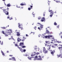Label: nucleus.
Listing matches in <instances>:
<instances>
[{
    "mask_svg": "<svg viewBox=\"0 0 62 62\" xmlns=\"http://www.w3.org/2000/svg\"><path fill=\"white\" fill-rule=\"evenodd\" d=\"M18 49H20V51H21L22 53L23 52V49H22V48L20 47H19L18 46Z\"/></svg>",
    "mask_w": 62,
    "mask_h": 62,
    "instance_id": "nucleus-11",
    "label": "nucleus"
},
{
    "mask_svg": "<svg viewBox=\"0 0 62 62\" xmlns=\"http://www.w3.org/2000/svg\"><path fill=\"white\" fill-rule=\"evenodd\" d=\"M1 53H2V54L3 55V56H5V54H4V52H3L1 51Z\"/></svg>",
    "mask_w": 62,
    "mask_h": 62,
    "instance_id": "nucleus-20",
    "label": "nucleus"
},
{
    "mask_svg": "<svg viewBox=\"0 0 62 62\" xmlns=\"http://www.w3.org/2000/svg\"><path fill=\"white\" fill-rule=\"evenodd\" d=\"M46 43H47V44H49L50 43V42L49 41H46Z\"/></svg>",
    "mask_w": 62,
    "mask_h": 62,
    "instance_id": "nucleus-25",
    "label": "nucleus"
},
{
    "mask_svg": "<svg viewBox=\"0 0 62 62\" xmlns=\"http://www.w3.org/2000/svg\"><path fill=\"white\" fill-rule=\"evenodd\" d=\"M9 56H12V55H9Z\"/></svg>",
    "mask_w": 62,
    "mask_h": 62,
    "instance_id": "nucleus-64",
    "label": "nucleus"
},
{
    "mask_svg": "<svg viewBox=\"0 0 62 62\" xmlns=\"http://www.w3.org/2000/svg\"><path fill=\"white\" fill-rule=\"evenodd\" d=\"M57 28H59V25H58V26H57Z\"/></svg>",
    "mask_w": 62,
    "mask_h": 62,
    "instance_id": "nucleus-43",
    "label": "nucleus"
},
{
    "mask_svg": "<svg viewBox=\"0 0 62 62\" xmlns=\"http://www.w3.org/2000/svg\"><path fill=\"white\" fill-rule=\"evenodd\" d=\"M2 33L3 34H5V32H4V31H2Z\"/></svg>",
    "mask_w": 62,
    "mask_h": 62,
    "instance_id": "nucleus-36",
    "label": "nucleus"
},
{
    "mask_svg": "<svg viewBox=\"0 0 62 62\" xmlns=\"http://www.w3.org/2000/svg\"><path fill=\"white\" fill-rule=\"evenodd\" d=\"M20 5L21 6H24V5H26V4H25L21 3L20 4Z\"/></svg>",
    "mask_w": 62,
    "mask_h": 62,
    "instance_id": "nucleus-26",
    "label": "nucleus"
},
{
    "mask_svg": "<svg viewBox=\"0 0 62 62\" xmlns=\"http://www.w3.org/2000/svg\"><path fill=\"white\" fill-rule=\"evenodd\" d=\"M33 13H34V12H33L32 15H35V14H33Z\"/></svg>",
    "mask_w": 62,
    "mask_h": 62,
    "instance_id": "nucleus-55",
    "label": "nucleus"
},
{
    "mask_svg": "<svg viewBox=\"0 0 62 62\" xmlns=\"http://www.w3.org/2000/svg\"><path fill=\"white\" fill-rule=\"evenodd\" d=\"M20 33L19 32H17V36H20Z\"/></svg>",
    "mask_w": 62,
    "mask_h": 62,
    "instance_id": "nucleus-17",
    "label": "nucleus"
},
{
    "mask_svg": "<svg viewBox=\"0 0 62 62\" xmlns=\"http://www.w3.org/2000/svg\"><path fill=\"white\" fill-rule=\"evenodd\" d=\"M9 40H10V39H11V38H9Z\"/></svg>",
    "mask_w": 62,
    "mask_h": 62,
    "instance_id": "nucleus-63",
    "label": "nucleus"
},
{
    "mask_svg": "<svg viewBox=\"0 0 62 62\" xmlns=\"http://www.w3.org/2000/svg\"><path fill=\"white\" fill-rule=\"evenodd\" d=\"M19 26L18 27L19 28H21V30H23V25L22 24H21L20 23H18Z\"/></svg>",
    "mask_w": 62,
    "mask_h": 62,
    "instance_id": "nucleus-6",
    "label": "nucleus"
},
{
    "mask_svg": "<svg viewBox=\"0 0 62 62\" xmlns=\"http://www.w3.org/2000/svg\"><path fill=\"white\" fill-rule=\"evenodd\" d=\"M21 8H23V7H21Z\"/></svg>",
    "mask_w": 62,
    "mask_h": 62,
    "instance_id": "nucleus-58",
    "label": "nucleus"
},
{
    "mask_svg": "<svg viewBox=\"0 0 62 62\" xmlns=\"http://www.w3.org/2000/svg\"><path fill=\"white\" fill-rule=\"evenodd\" d=\"M56 40V41H55L54 42H57L58 43H60V42H59V41H57V40Z\"/></svg>",
    "mask_w": 62,
    "mask_h": 62,
    "instance_id": "nucleus-24",
    "label": "nucleus"
},
{
    "mask_svg": "<svg viewBox=\"0 0 62 62\" xmlns=\"http://www.w3.org/2000/svg\"><path fill=\"white\" fill-rule=\"evenodd\" d=\"M2 8H3V7H0V8H1V9H2Z\"/></svg>",
    "mask_w": 62,
    "mask_h": 62,
    "instance_id": "nucleus-61",
    "label": "nucleus"
},
{
    "mask_svg": "<svg viewBox=\"0 0 62 62\" xmlns=\"http://www.w3.org/2000/svg\"><path fill=\"white\" fill-rule=\"evenodd\" d=\"M16 7H17V8H20V6H19L18 7V6H16Z\"/></svg>",
    "mask_w": 62,
    "mask_h": 62,
    "instance_id": "nucleus-41",
    "label": "nucleus"
},
{
    "mask_svg": "<svg viewBox=\"0 0 62 62\" xmlns=\"http://www.w3.org/2000/svg\"><path fill=\"white\" fill-rule=\"evenodd\" d=\"M55 40V39H54L53 40L54 41H56V40Z\"/></svg>",
    "mask_w": 62,
    "mask_h": 62,
    "instance_id": "nucleus-49",
    "label": "nucleus"
},
{
    "mask_svg": "<svg viewBox=\"0 0 62 62\" xmlns=\"http://www.w3.org/2000/svg\"><path fill=\"white\" fill-rule=\"evenodd\" d=\"M34 49L35 50H36V49H37V48H34Z\"/></svg>",
    "mask_w": 62,
    "mask_h": 62,
    "instance_id": "nucleus-62",
    "label": "nucleus"
},
{
    "mask_svg": "<svg viewBox=\"0 0 62 62\" xmlns=\"http://www.w3.org/2000/svg\"><path fill=\"white\" fill-rule=\"evenodd\" d=\"M7 18L8 19H9V17H7Z\"/></svg>",
    "mask_w": 62,
    "mask_h": 62,
    "instance_id": "nucleus-57",
    "label": "nucleus"
},
{
    "mask_svg": "<svg viewBox=\"0 0 62 62\" xmlns=\"http://www.w3.org/2000/svg\"><path fill=\"white\" fill-rule=\"evenodd\" d=\"M9 60H12V58H10V59H9Z\"/></svg>",
    "mask_w": 62,
    "mask_h": 62,
    "instance_id": "nucleus-51",
    "label": "nucleus"
},
{
    "mask_svg": "<svg viewBox=\"0 0 62 62\" xmlns=\"http://www.w3.org/2000/svg\"><path fill=\"white\" fill-rule=\"evenodd\" d=\"M52 37H53L51 38V39H54V38L53 36L52 35H48L45 36V38L46 39V38H48V39H51V38H52Z\"/></svg>",
    "mask_w": 62,
    "mask_h": 62,
    "instance_id": "nucleus-2",
    "label": "nucleus"
},
{
    "mask_svg": "<svg viewBox=\"0 0 62 62\" xmlns=\"http://www.w3.org/2000/svg\"><path fill=\"white\" fill-rule=\"evenodd\" d=\"M52 48H55V47H54V46H52Z\"/></svg>",
    "mask_w": 62,
    "mask_h": 62,
    "instance_id": "nucleus-46",
    "label": "nucleus"
},
{
    "mask_svg": "<svg viewBox=\"0 0 62 62\" xmlns=\"http://www.w3.org/2000/svg\"><path fill=\"white\" fill-rule=\"evenodd\" d=\"M36 28H37V27H34V29H35V30H36Z\"/></svg>",
    "mask_w": 62,
    "mask_h": 62,
    "instance_id": "nucleus-42",
    "label": "nucleus"
},
{
    "mask_svg": "<svg viewBox=\"0 0 62 62\" xmlns=\"http://www.w3.org/2000/svg\"><path fill=\"white\" fill-rule=\"evenodd\" d=\"M17 41H18V42H20V41H21V40L20 39V38H18L17 39Z\"/></svg>",
    "mask_w": 62,
    "mask_h": 62,
    "instance_id": "nucleus-23",
    "label": "nucleus"
},
{
    "mask_svg": "<svg viewBox=\"0 0 62 62\" xmlns=\"http://www.w3.org/2000/svg\"><path fill=\"white\" fill-rule=\"evenodd\" d=\"M54 24L55 25H57V24L56 23V22H55L54 23Z\"/></svg>",
    "mask_w": 62,
    "mask_h": 62,
    "instance_id": "nucleus-32",
    "label": "nucleus"
},
{
    "mask_svg": "<svg viewBox=\"0 0 62 62\" xmlns=\"http://www.w3.org/2000/svg\"><path fill=\"white\" fill-rule=\"evenodd\" d=\"M7 6L8 7H10L11 5H10V4L9 3L7 4Z\"/></svg>",
    "mask_w": 62,
    "mask_h": 62,
    "instance_id": "nucleus-22",
    "label": "nucleus"
},
{
    "mask_svg": "<svg viewBox=\"0 0 62 62\" xmlns=\"http://www.w3.org/2000/svg\"><path fill=\"white\" fill-rule=\"evenodd\" d=\"M61 47H58L60 51V52H61V53L60 55L58 56V57H60L61 58H62V45H61Z\"/></svg>",
    "mask_w": 62,
    "mask_h": 62,
    "instance_id": "nucleus-1",
    "label": "nucleus"
},
{
    "mask_svg": "<svg viewBox=\"0 0 62 62\" xmlns=\"http://www.w3.org/2000/svg\"><path fill=\"white\" fill-rule=\"evenodd\" d=\"M23 39H22V41H24L25 39H26V38H24V37H23Z\"/></svg>",
    "mask_w": 62,
    "mask_h": 62,
    "instance_id": "nucleus-19",
    "label": "nucleus"
},
{
    "mask_svg": "<svg viewBox=\"0 0 62 62\" xmlns=\"http://www.w3.org/2000/svg\"><path fill=\"white\" fill-rule=\"evenodd\" d=\"M15 42H14V43L15 44V46H18V45H17V44H15Z\"/></svg>",
    "mask_w": 62,
    "mask_h": 62,
    "instance_id": "nucleus-27",
    "label": "nucleus"
},
{
    "mask_svg": "<svg viewBox=\"0 0 62 62\" xmlns=\"http://www.w3.org/2000/svg\"><path fill=\"white\" fill-rule=\"evenodd\" d=\"M3 11L4 12V13H5L6 15H8V12H7V11H6V9H3Z\"/></svg>",
    "mask_w": 62,
    "mask_h": 62,
    "instance_id": "nucleus-9",
    "label": "nucleus"
},
{
    "mask_svg": "<svg viewBox=\"0 0 62 62\" xmlns=\"http://www.w3.org/2000/svg\"><path fill=\"white\" fill-rule=\"evenodd\" d=\"M25 47H26V46H22V48H25Z\"/></svg>",
    "mask_w": 62,
    "mask_h": 62,
    "instance_id": "nucleus-33",
    "label": "nucleus"
},
{
    "mask_svg": "<svg viewBox=\"0 0 62 62\" xmlns=\"http://www.w3.org/2000/svg\"><path fill=\"white\" fill-rule=\"evenodd\" d=\"M29 56L28 54H26L25 55V56Z\"/></svg>",
    "mask_w": 62,
    "mask_h": 62,
    "instance_id": "nucleus-44",
    "label": "nucleus"
},
{
    "mask_svg": "<svg viewBox=\"0 0 62 62\" xmlns=\"http://www.w3.org/2000/svg\"><path fill=\"white\" fill-rule=\"evenodd\" d=\"M54 46H57V44H55L54 45Z\"/></svg>",
    "mask_w": 62,
    "mask_h": 62,
    "instance_id": "nucleus-40",
    "label": "nucleus"
},
{
    "mask_svg": "<svg viewBox=\"0 0 62 62\" xmlns=\"http://www.w3.org/2000/svg\"><path fill=\"white\" fill-rule=\"evenodd\" d=\"M41 21V22H44V21H45V18L43 17Z\"/></svg>",
    "mask_w": 62,
    "mask_h": 62,
    "instance_id": "nucleus-13",
    "label": "nucleus"
},
{
    "mask_svg": "<svg viewBox=\"0 0 62 62\" xmlns=\"http://www.w3.org/2000/svg\"><path fill=\"white\" fill-rule=\"evenodd\" d=\"M8 32H7L6 33L7 34H8V33H9V34L8 35H10V33H12V30L10 29L9 30H8Z\"/></svg>",
    "mask_w": 62,
    "mask_h": 62,
    "instance_id": "nucleus-8",
    "label": "nucleus"
},
{
    "mask_svg": "<svg viewBox=\"0 0 62 62\" xmlns=\"http://www.w3.org/2000/svg\"><path fill=\"white\" fill-rule=\"evenodd\" d=\"M56 3H58V2H59V1H56Z\"/></svg>",
    "mask_w": 62,
    "mask_h": 62,
    "instance_id": "nucleus-48",
    "label": "nucleus"
},
{
    "mask_svg": "<svg viewBox=\"0 0 62 62\" xmlns=\"http://www.w3.org/2000/svg\"><path fill=\"white\" fill-rule=\"evenodd\" d=\"M31 54H31V56H34V55H35V54H39V52L36 53L35 52L33 53H31Z\"/></svg>",
    "mask_w": 62,
    "mask_h": 62,
    "instance_id": "nucleus-3",
    "label": "nucleus"
},
{
    "mask_svg": "<svg viewBox=\"0 0 62 62\" xmlns=\"http://www.w3.org/2000/svg\"><path fill=\"white\" fill-rule=\"evenodd\" d=\"M51 54H52V55H54V54H54V52H53L52 51L51 52Z\"/></svg>",
    "mask_w": 62,
    "mask_h": 62,
    "instance_id": "nucleus-31",
    "label": "nucleus"
},
{
    "mask_svg": "<svg viewBox=\"0 0 62 62\" xmlns=\"http://www.w3.org/2000/svg\"><path fill=\"white\" fill-rule=\"evenodd\" d=\"M5 37H7V36H8V35L7 34H6H6H5Z\"/></svg>",
    "mask_w": 62,
    "mask_h": 62,
    "instance_id": "nucleus-37",
    "label": "nucleus"
},
{
    "mask_svg": "<svg viewBox=\"0 0 62 62\" xmlns=\"http://www.w3.org/2000/svg\"><path fill=\"white\" fill-rule=\"evenodd\" d=\"M4 4L5 5V6H7V4H6V3H5V2H4Z\"/></svg>",
    "mask_w": 62,
    "mask_h": 62,
    "instance_id": "nucleus-52",
    "label": "nucleus"
},
{
    "mask_svg": "<svg viewBox=\"0 0 62 62\" xmlns=\"http://www.w3.org/2000/svg\"><path fill=\"white\" fill-rule=\"evenodd\" d=\"M41 19V17L39 16L38 17V20H40Z\"/></svg>",
    "mask_w": 62,
    "mask_h": 62,
    "instance_id": "nucleus-28",
    "label": "nucleus"
},
{
    "mask_svg": "<svg viewBox=\"0 0 62 62\" xmlns=\"http://www.w3.org/2000/svg\"><path fill=\"white\" fill-rule=\"evenodd\" d=\"M39 58H38V56H35V57H33V60L35 61L37 60H38Z\"/></svg>",
    "mask_w": 62,
    "mask_h": 62,
    "instance_id": "nucleus-5",
    "label": "nucleus"
},
{
    "mask_svg": "<svg viewBox=\"0 0 62 62\" xmlns=\"http://www.w3.org/2000/svg\"><path fill=\"white\" fill-rule=\"evenodd\" d=\"M26 37H27V36H28V37L29 36L27 34H26Z\"/></svg>",
    "mask_w": 62,
    "mask_h": 62,
    "instance_id": "nucleus-54",
    "label": "nucleus"
},
{
    "mask_svg": "<svg viewBox=\"0 0 62 62\" xmlns=\"http://www.w3.org/2000/svg\"><path fill=\"white\" fill-rule=\"evenodd\" d=\"M28 10H31V8H28Z\"/></svg>",
    "mask_w": 62,
    "mask_h": 62,
    "instance_id": "nucleus-35",
    "label": "nucleus"
},
{
    "mask_svg": "<svg viewBox=\"0 0 62 62\" xmlns=\"http://www.w3.org/2000/svg\"><path fill=\"white\" fill-rule=\"evenodd\" d=\"M38 60H42V59L41 57V56L40 55H39L38 56Z\"/></svg>",
    "mask_w": 62,
    "mask_h": 62,
    "instance_id": "nucleus-10",
    "label": "nucleus"
},
{
    "mask_svg": "<svg viewBox=\"0 0 62 62\" xmlns=\"http://www.w3.org/2000/svg\"><path fill=\"white\" fill-rule=\"evenodd\" d=\"M31 33H33V34H34V32H31Z\"/></svg>",
    "mask_w": 62,
    "mask_h": 62,
    "instance_id": "nucleus-56",
    "label": "nucleus"
},
{
    "mask_svg": "<svg viewBox=\"0 0 62 62\" xmlns=\"http://www.w3.org/2000/svg\"><path fill=\"white\" fill-rule=\"evenodd\" d=\"M10 18L11 19H9V20H12L13 19H12V17H11Z\"/></svg>",
    "mask_w": 62,
    "mask_h": 62,
    "instance_id": "nucleus-45",
    "label": "nucleus"
},
{
    "mask_svg": "<svg viewBox=\"0 0 62 62\" xmlns=\"http://www.w3.org/2000/svg\"><path fill=\"white\" fill-rule=\"evenodd\" d=\"M41 36V35L39 34V35L38 36L39 37H40V36Z\"/></svg>",
    "mask_w": 62,
    "mask_h": 62,
    "instance_id": "nucleus-47",
    "label": "nucleus"
},
{
    "mask_svg": "<svg viewBox=\"0 0 62 62\" xmlns=\"http://www.w3.org/2000/svg\"><path fill=\"white\" fill-rule=\"evenodd\" d=\"M46 33L47 34H48V33H50V32L49 31H48L47 30H46Z\"/></svg>",
    "mask_w": 62,
    "mask_h": 62,
    "instance_id": "nucleus-21",
    "label": "nucleus"
},
{
    "mask_svg": "<svg viewBox=\"0 0 62 62\" xmlns=\"http://www.w3.org/2000/svg\"><path fill=\"white\" fill-rule=\"evenodd\" d=\"M45 14H43V16H45Z\"/></svg>",
    "mask_w": 62,
    "mask_h": 62,
    "instance_id": "nucleus-50",
    "label": "nucleus"
},
{
    "mask_svg": "<svg viewBox=\"0 0 62 62\" xmlns=\"http://www.w3.org/2000/svg\"><path fill=\"white\" fill-rule=\"evenodd\" d=\"M32 58L33 59V57H28V59L30 60H32Z\"/></svg>",
    "mask_w": 62,
    "mask_h": 62,
    "instance_id": "nucleus-14",
    "label": "nucleus"
},
{
    "mask_svg": "<svg viewBox=\"0 0 62 62\" xmlns=\"http://www.w3.org/2000/svg\"><path fill=\"white\" fill-rule=\"evenodd\" d=\"M8 52H9V51H7V52L8 53Z\"/></svg>",
    "mask_w": 62,
    "mask_h": 62,
    "instance_id": "nucleus-60",
    "label": "nucleus"
},
{
    "mask_svg": "<svg viewBox=\"0 0 62 62\" xmlns=\"http://www.w3.org/2000/svg\"><path fill=\"white\" fill-rule=\"evenodd\" d=\"M49 12H50V17H52V16L54 14V12L52 11V10H50L49 11Z\"/></svg>",
    "mask_w": 62,
    "mask_h": 62,
    "instance_id": "nucleus-4",
    "label": "nucleus"
},
{
    "mask_svg": "<svg viewBox=\"0 0 62 62\" xmlns=\"http://www.w3.org/2000/svg\"><path fill=\"white\" fill-rule=\"evenodd\" d=\"M12 60H14V61H16V59H15V58L14 57H13L12 58Z\"/></svg>",
    "mask_w": 62,
    "mask_h": 62,
    "instance_id": "nucleus-16",
    "label": "nucleus"
},
{
    "mask_svg": "<svg viewBox=\"0 0 62 62\" xmlns=\"http://www.w3.org/2000/svg\"><path fill=\"white\" fill-rule=\"evenodd\" d=\"M38 29H39V30H40V28H39V27H38Z\"/></svg>",
    "mask_w": 62,
    "mask_h": 62,
    "instance_id": "nucleus-53",
    "label": "nucleus"
},
{
    "mask_svg": "<svg viewBox=\"0 0 62 62\" xmlns=\"http://www.w3.org/2000/svg\"><path fill=\"white\" fill-rule=\"evenodd\" d=\"M0 43H1V45H3V41L1 42V41H0Z\"/></svg>",
    "mask_w": 62,
    "mask_h": 62,
    "instance_id": "nucleus-29",
    "label": "nucleus"
},
{
    "mask_svg": "<svg viewBox=\"0 0 62 62\" xmlns=\"http://www.w3.org/2000/svg\"><path fill=\"white\" fill-rule=\"evenodd\" d=\"M37 24H39L40 25V28H43V25H42L41 24H40V23H37Z\"/></svg>",
    "mask_w": 62,
    "mask_h": 62,
    "instance_id": "nucleus-12",
    "label": "nucleus"
},
{
    "mask_svg": "<svg viewBox=\"0 0 62 62\" xmlns=\"http://www.w3.org/2000/svg\"><path fill=\"white\" fill-rule=\"evenodd\" d=\"M43 52L45 54H47V53H48V51L46 50V49L44 47H43Z\"/></svg>",
    "mask_w": 62,
    "mask_h": 62,
    "instance_id": "nucleus-7",
    "label": "nucleus"
},
{
    "mask_svg": "<svg viewBox=\"0 0 62 62\" xmlns=\"http://www.w3.org/2000/svg\"><path fill=\"white\" fill-rule=\"evenodd\" d=\"M1 28H2V29H6V28L5 27H1Z\"/></svg>",
    "mask_w": 62,
    "mask_h": 62,
    "instance_id": "nucleus-30",
    "label": "nucleus"
},
{
    "mask_svg": "<svg viewBox=\"0 0 62 62\" xmlns=\"http://www.w3.org/2000/svg\"><path fill=\"white\" fill-rule=\"evenodd\" d=\"M45 45V46H49V45H47V44H46Z\"/></svg>",
    "mask_w": 62,
    "mask_h": 62,
    "instance_id": "nucleus-39",
    "label": "nucleus"
},
{
    "mask_svg": "<svg viewBox=\"0 0 62 62\" xmlns=\"http://www.w3.org/2000/svg\"><path fill=\"white\" fill-rule=\"evenodd\" d=\"M59 35H60V36L62 35V32H61V33L59 34Z\"/></svg>",
    "mask_w": 62,
    "mask_h": 62,
    "instance_id": "nucleus-34",
    "label": "nucleus"
},
{
    "mask_svg": "<svg viewBox=\"0 0 62 62\" xmlns=\"http://www.w3.org/2000/svg\"><path fill=\"white\" fill-rule=\"evenodd\" d=\"M47 48V50H49V51H52V50H51L50 49H51V47L50 46H49V48Z\"/></svg>",
    "mask_w": 62,
    "mask_h": 62,
    "instance_id": "nucleus-18",
    "label": "nucleus"
},
{
    "mask_svg": "<svg viewBox=\"0 0 62 62\" xmlns=\"http://www.w3.org/2000/svg\"><path fill=\"white\" fill-rule=\"evenodd\" d=\"M33 7V6H31V8H32Z\"/></svg>",
    "mask_w": 62,
    "mask_h": 62,
    "instance_id": "nucleus-59",
    "label": "nucleus"
},
{
    "mask_svg": "<svg viewBox=\"0 0 62 62\" xmlns=\"http://www.w3.org/2000/svg\"><path fill=\"white\" fill-rule=\"evenodd\" d=\"M23 52H25L26 51V50L25 49H23Z\"/></svg>",
    "mask_w": 62,
    "mask_h": 62,
    "instance_id": "nucleus-38",
    "label": "nucleus"
},
{
    "mask_svg": "<svg viewBox=\"0 0 62 62\" xmlns=\"http://www.w3.org/2000/svg\"><path fill=\"white\" fill-rule=\"evenodd\" d=\"M20 46H22L23 45V43H21L20 44Z\"/></svg>",
    "mask_w": 62,
    "mask_h": 62,
    "instance_id": "nucleus-15",
    "label": "nucleus"
}]
</instances>
